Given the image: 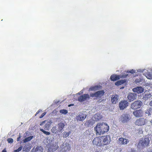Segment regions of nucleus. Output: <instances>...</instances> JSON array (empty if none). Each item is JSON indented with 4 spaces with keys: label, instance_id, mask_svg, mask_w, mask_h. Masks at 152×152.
Segmentation results:
<instances>
[{
    "label": "nucleus",
    "instance_id": "obj_1",
    "mask_svg": "<svg viewBox=\"0 0 152 152\" xmlns=\"http://www.w3.org/2000/svg\"><path fill=\"white\" fill-rule=\"evenodd\" d=\"M104 91L103 90H101L98 91L94 93H90V96L88 94H84L78 97L77 100L79 102H82L89 99L90 96L92 97H94L96 98L101 97L104 95Z\"/></svg>",
    "mask_w": 152,
    "mask_h": 152
},
{
    "label": "nucleus",
    "instance_id": "obj_2",
    "mask_svg": "<svg viewBox=\"0 0 152 152\" xmlns=\"http://www.w3.org/2000/svg\"><path fill=\"white\" fill-rule=\"evenodd\" d=\"M94 129L97 134L100 135L107 132L109 130V126L106 123H100L97 124L94 128Z\"/></svg>",
    "mask_w": 152,
    "mask_h": 152
},
{
    "label": "nucleus",
    "instance_id": "obj_3",
    "mask_svg": "<svg viewBox=\"0 0 152 152\" xmlns=\"http://www.w3.org/2000/svg\"><path fill=\"white\" fill-rule=\"evenodd\" d=\"M150 142L149 138L145 136L140 141L139 144L143 148H145L149 146Z\"/></svg>",
    "mask_w": 152,
    "mask_h": 152
},
{
    "label": "nucleus",
    "instance_id": "obj_4",
    "mask_svg": "<svg viewBox=\"0 0 152 152\" xmlns=\"http://www.w3.org/2000/svg\"><path fill=\"white\" fill-rule=\"evenodd\" d=\"M102 147L109 144L111 141V138L109 135L101 136Z\"/></svg>",
    "mask_w": 152,
    "mask_h": 152
},
{
    "label": "nucleus",
    "instance_id": "obj_5",
    "mask_svg": "<svg viewBox=\"0 0 152 152\" xmlns=\"http://www.w3.org/2000/svg\"><path fill=\"white\" fill-rule=\"evenodd\" d=\"M147 122V119L141 118L137 119L135 122V124L138 126H142L146 125Z\"/></svg>",
    "mask_w": 152,
    "mask_h": 152
},
{
    "label": "nucleus",
    "instance_id": "obj_6",
    "mask_svg": "<svg viewBox=\"0 0 152 152\" xmlns=\"http://www.w3.org/2000/svg\"><path fill=\"white\" fill-rule=\"evenodd\" d=\"M87 115L84 112H80L76 117L77 121H83L86 118Z\"/></svg>",
    "mask_w": 152,
    "mask_h": 152
},
{
    "label": "nucleus",
    "instance_id": "obj_7",
    "mask_svg": "<svg viewBox=\"0 0 152 152\" xmlns=\"http://www.w3.org/2000/svg\"><path fill=\"white\" fill-rule=\"evenodd\" d=\"M129 105V102L126 100L121 101L119 104V107L121 110H123L126 108Z\"/></svg>",
    "mask_w": 152,
    "mask_h": 152
},
{
    "label": "nucleus",
    "instance_id": "obj_8",
    "mask_svg": "<svg viewBox=\"0 0 152 152\" xmlns=\"http://www.w3.org/2000/svg\"><path fill=\"white\" fill-rule=\"evenodd\" d=\"M142 105V102L140 100L135 101L131 104L132 109L135 110L140 108Z\"/></svg>",
    "mask_w": 152,
    "mask_h": 152
},
{
    "label": "nucleus",
    "instance_id": "obj_9",
    "mask_svg": "<svg viewBox=\"0 0 152 152\" xmlns=\"http://www.w3.org/2000/svg\"><path fill=\"white\" fill-rule=\"evenodd\" d=\"M93 143L97 146L102 147L101 137H96L93 141Z\"/></svg>",
    "mask_w": 152,
    "mask_h": 152
},
{
    "label": "nucleus",
    "instance_id": "obj_10",
    "mask_svg": "<svg viewBox=\"0 0 152 152\" xmlns=\"http://www.w3.org/2000/svg\"><path fill=\"white\" fill-rule=\"evenodd\" d=\"M71 149L70 145L68 144H63L59 152H68Z\"/></svg>",
    "mask_w": 152,
    "mask_h": 152
},
{
    "label": "nucleus",
    "instance_id": "obj_11",
    "mask_svg": "<svg viewBox=\"0 0 152 152\" xmlns=\"http://www.w3.org/2000/svg\"><path fill=\"white\" fill-rule=\"evenodd\" d=\"M143 112L141 109L134 110L133 113V114L136 117H140L143 116Z\"/></svg>",
    "mask_w": 152,
    "mask_h": 152
},
{
    "label": "nucleus",
    "instance_id": "obj_12",
    "mask_svg": "<svg viewBox=\"0 0 152 152\" xmlns=\"http://www.w3.org/2000/svg\"><path fill=\"white\" fill-rule=\"evenodd\" d=\"M137 94L134 93H130L127 96V98L129 102L134 101L136 99Z\"/></svg>",
    "mask_w": 152,
    "mask_h": 152
},
{
    "label": "nucleus",
    "instance_id": "obj_13",
    "mask_svg": "<svg viewBox=\"0 0 152 152\" xmlns=\"http://www.w3.org/2000/svg\"><path fill=\"white\" fill-rule=\"evenodd\" d=\"M119 98V96L117 94H113L112 95L111 97V102L113 104H115Z\"/></svg>",
    "mask_w": 152,
    "mask_h": 152
},
{
    "label": "nucleus",
    "instance_id": "obj_14",
    "mask_svg": "<svg viewBox=\"0 0 152 152\" xmlns=\"http://www.w3.org/2000/svg\"><path fill=\"white\" fill-rule=\"evenodd\" d=\"M132 91L133 92L138 94H141L143 92L144 89L141 86H139L133 88Z\"/></svg>",
    "mask_w": 152,
    "mask_h": 152
},
{
    "label": "nucleus",
    "instance_id": "obj_15",
    "mask_svg": "<svg viewBox=\"0 0 152 152\" xmlns=\"http://www.w3.org/2000/svg\"><path fill=\"white\" fill-rule=\"evenodd\" d=\"M129 142V140L123 137H120L119 139V143L121 145H126Z\"/></svg>",
    "mask_w": 152,
    "mask_h": 152
},
{
    "label": "nucleus",
    "instance_id": "obj_16",
    "mask_svg": "<svg viewBox=\"0 0 152 152\" xmlns=\"http://www.w3.org/2000/svg\"><path fill=\"white\" fill-rule=\"evenodd\" d=\"M58 145H55L54 144L52 145H50L48 150L50 152H53L57 150L58 149Z\"/></svg>",
    "mask_w": 152,
    "mask_h": 152
},
{
    "label": "nucleus",
    "instance_id": "obj_17",
    "mask_svg": "<svg viewBox=\"0 0 152 152\" xmlns=\"http://www.w3.org/2000/svg\"><path fill=\"white\" fill-rule=\"evenodd\" d=\"M119 79L120 77L119 75L115 74H113L111 75L110 78V80L113 81H115L118 80Z\"/></svg>",
    "mask_w": 152,
    "mask_h": 152
},
{
    "label": "nucleus",
    "instance_id": "obj_18",
    "mask_svg": "<svg viewBox=\"0 0 152 152\" xmlns=\"http://www.w3.org/2000/svg\"><path fill=\"white\" fill-rule=\"evenodd\" d=\"M101 86H92L89 88V91H96L97 90H99Z\"/></svg>",
    "mask_w": 152,
    "mask_h": 152
},
{
    "label": "nucleus",
    "instance_id": "obj_19",
    "mask_svg": "<svg viewBox=\"0 0 152 152\" xmlns=\"http://www.w3.org/2000/svg\"><path fill=\"white\" fill-rule=\"evenodd\" d=\"M65 125V124L62 122L59 123L58 124V132H60L61 131L63 128H64Z\"/></svg>",
    "mask_w": 152,
    "mask_h": 152
},
{
    "label": "nucleus",
    "instance_id": "obj_20",
    "mask_svg": "<svg viewBox=\"0 0 152 152\" xmlns=\"http://www.w3.org/2000/svg\"><path fill=\"white\" fill-rule=\"evenodd\" d=\"M129 117L127 115H124L121 116V120L123 123L127 121Z\"/></svg>",
    "mask_w": 152,
    "mask_h": 152
},
{
    "label": "nucleus",
    "instance_id": "obj_21",
    "mask_svg": "<svg viewBox=\"0 0 152 152\" xmlns=\"http://www.w3.org/2000/svg\"><path fill=\"white\" fill-rule=\"evenodd\" d=\"M43 148L41 146H37L34 149L33 152H42Z\"/></svg>",
    "mask_w": 152,
    "mask_h": 152
},
{
    "label": "nucleus",
    "instance_id": "obj_22",
    "mask_svg": "<svg viewBox=\"0 0 152 152\" xmlns=\"http://www.w3.org/2000/svg\"><path fill=\"white\" fill-rule=\"evenodd\" d=\"M125 82V80H118L115 83V85L117 86H119L124 84Z\"/></svg>",
    "mask_w": 152,
    "mask_h": 152
},
{
    "label": "nucleus",
    "instance_id": "obj_23",
    "mask_svg": "<svg viewBox=\"0 0 152 152\" xmlns=\"http://www.w3.org/2000/svg\"><path fill=\"white\" fill-rule=\"evenodd\" d=\"M51 131L53 133L55 134L58 133H60L59 132H58V129L57 128L56 126H53L51 129Z\"/></svg>",
    "mask_w": 152,
    "mask_h": 152
},
{
    "label": "nucleus",
    "instance_id": "obj_24",
    "mask_svg": "<svg viewBox=\"0 0 152 152\" xmlns=\"http://www.w3.org/2000/svg\"><path fill=\"white\" fill-rule=\"evenodd\" d=\"M146 76L148 79H152V72H149L147 73Z\"/></svg>",
    "mask_w": 152,
    "mask_h": 152
},
{
    "label": "nucleus",
    "instance_id": "obj_25",
    "mask_svg": "<svg viewBox=\"0 0 152 152\" xmlns=\"http://www.w3.org/2000/svg\"><path fill=\"white\" fill-rule=\"evenodd\" d=\"M33 138V136H30L29 137H27V138H25L23 140V142L24 143L26 142H28L30 141Z\"/></svg>",
    "mask_w": 152,
    "mask_h": 152
},
{
    "label": "nucleus",
    "instance_id": "obj_26",
    "mask_svg": "<svg viewBox=\"0 0 152 152\" xmlns=\"http://www.w3.org/2000/svg\"><path fill=\"white\" fill-rule=\"evenodd\" d=\"M28 145H25L23 148V151L27 152L29 151L30 150V148L29 147H28Z\"/></svg>",
    "mask_w": 152,
    "mask_h": 152
},
{
    "label": "nucleus",
    "instance_id": "obj_27",
    "mask_svg": "<svg viewBox=\"0 0 152 152\" xmlns=\"http://www.w3.org/2000/svg\"><path fill=\"white\" fill-rule=\"evenodd\" d=\"M50 124L49 122H48L47 124H45L44 126V129L45 130H48L50 127Z\"/></svg>",
    "mask_w": 152,
    "mask_h": 152
},
{
    "label": "nucleus",
    "instance_id": "obj_28",
    "mask_svg": "<svg viewBox=\"0 0 152 152\" xmlns=\"http://www.w3.org/2000/svg\"><path fill=\"white\" fill-rule=\"evenodd\" d=\"M40 130L43 132V133L45 134L46 135H49L50 134V132H46L43 129H40Z\"/></svg>",
    "mask_w": 152,
    "mask_h": 152
},
{
    "label": "nucleus",
    "instance_id": "obj_29",
    "mask_svg": "<svg viewBox=\"0 0 152 152\" xmlns=\"http://www.w3.org/2000/svg\"><path fill=\"white\" fill-rule=\"evenodd\" d=\"M151 96V94L150 93L146 94H145L144 96V98H145V99L146 100L148 99V97H150Z\"/></svg>",
    "mask_w": 152,
    "mask_h": 152
},
{
    "label": "nucleus",
    "instance_id": "obj_30",
    "mask_svg": "<svg viewBox=\"0 0 152 152\" xmlns=\"http://www.w3.org/2000/svg\"><path fill=\"white\" fill-rule=\"evenodd\" d=\"M60 112L61 113L66 114L68 113L67 111L65 109L61 110H60Z\"/></svg>",
    "mask_w": 152,
    "mask_h": 152
},
{
    "label": "nucleus",
    "instance_id": "obj_31",
    "mask_svg": "<svg viewBox=\"0 0 152 152\" xmlns=\"http://www.w3.org/2000/svg\"><path fill=\"white\" fill-rule=\"evenodd\" d=\"M151 108H149L146 110L145 113L146 114H148V115H149L151 114Z\"/></svg>",
    "mask_w": 152,
    "mask_h": 152
},
{
    "label": "nucleus",
    "instance_id": "obj_32",
    "mask_svg": "<svg viewBox=\"0 0 152 152\" xmlns=\"http://www.w3.org/2000/svg\"><path fill=\"white\" fill-rule=\"evenodd\" d=\"M7 141L9 143H12L13 142V139L11 138H9L7 140Z\"/></svg>",
    "mask_w": 152,
    "mask_h": 152
},
{
    "label": "nucleus",
    "instance_id": "obj_33",
    "mask_svg": "<svg viewBox=\"0 0 152 152\" xmlns=\"http://www.w3.org/2000/svg\"><path fill=\"white\" fill-rule=\"evenodd\" d=\"M69 135V133L68 132H64L63 134V137H68Z\"/></svg>",
    "mask_w": 152,
    "mask_h": 152
},
{
    "label": "nucleus",
    "instance_id": "obj_34",
    "mask_svg": "<svg viewBox=\"0 0 152 152\" xmlns=\"http://www.w3.org/2000/svg\"><path fill=\"white\" fill-rule=\"evenodd\" d=\"M126 72L127 73H131L132 74H133L135 72V71L133 69L130 71H128Z\"/></svg>",
    "mask_w": 152,
    "mask_h": 152
},
{
    "label": "nucleus",
    "instance_id": "obj_35",
    "mask_svg": "<svg viewBox=\"0 0 152 152\" xmlns=\"http://www.w3.org/2000/svg\"><path fill=\"white\" fill-rule=\"evenodd\" d=\"M91 122V121L90 120H88L86 121V124L88 126L89 125L90 123Z\"/></svg>",
    "mask_w": 152,
    "mask_h": 152
},
{
    "label": "nucleus",
    "instance_id": "obj_36",
    "mask_svg": "<svg viewBox=\"0 0 152 152\" xmlns=\"http://www.w3.org/2000/svg\"><path fill=\"white\" fill-rule=\"evenodd\" d=\"M46 112H44L41 115L39 116V118H43L46 114Z\"/></svg>",
    "mask_w": 152,
    "mask_h": 152
},
{
    "label": "nucleus",
    "instance_id": "obj_37",
    "mask_svg": "<svg viewBox=\"0 0 152 152\" xmlns=\"http://www.w3.org/2000/svg\"><path fill=\"white\" fill-rule=\"evenodd\" d=\"M128 75V74H126L124 75H122L121 77L126 78Z\"/></svg>",
    "mask_w": 152,
    "mask_h": 152
},
{
    "label": "nucleus",
    "instance_id": "obj_38",
    "mask_svg": "<svg viewBox=\"0 0 152 152\" xmlns=\"http://www.w3.org/2000/svg\"><path fill=\"white\" fill-rule=\"evenodd\" d=\"M129 152H136V150L133 149H131Z\"/></svg>",
    "mask_w": 152,
    "mask_h": 152
},
{
    "label": "nucleus",
    "instance_id": "obj_39",
    "mask_svg": "<svg viewBox=\"0 0 152 152\" xmlns=\"http://www.w3.org/2000/svg\"><path fill=\"white\" fill-rule=\"evenodd\" d=\"M21 136L20 135L17 138V141H19L21 138Z\"/></svg>",
    "mask_w": 152,
    "mask_h": 152
},
{
    "label": "nucleus",
    "instance_id": "obj_40",
    "mask_svg": "<svg viewBox=\"0 0 152 152\" xmlns=\"http://www.w3.org/2000/svg\"><path fill=\"white\" fill-rule=\"evenodd\" d=\"M22 146H20V147H19L17 149L19 151H20L22 150Z\"/></svg>",
    "mask_w": 152,
    "mask_h": 152
},
{
    "label": "nucleus",
    "instance_id": "obj_41",
    "mask_svg": "<svg viewBox=\"0 0 152 152\" xmlns=\"http://www.w3.org/2000/svg\"><path fill=\"white\" fill-rule=\"evenodd\" d=\"M42 111L41 110H38L37 112L36 113V115H37L40 112H41V111Z\"/></svg>",
    "mask_w": 152,
    "mask_h": 152
},
{
    "label": "nucleus",
    "instance_id": "obj_42",
    "mask_svg": "<svg viewBox=\"0 0 152 152\" xmlns=\"http://www.w3.org/2000/svg\"><path fill=\"white\" fill-rule=\"evenodd\" d=\"M74 104H69L68 105V107H70L71 106H74Z\"/></svg>",
    "mask_w": 152,
    "mask_h": 152
},
{
    "label": "nucleus",
    "instance_id": "obj_43",
    "mask_svg": "<svg viewBox=\"0 0 152 152\" xmlns=\"http://www.w3.org/2000/svg\"><path fill=\"white\" fill-rule=\"evenodd\" d=\"M2 152H7L6 150L5 149H4L2 150Z\"/></svg>",
    "mask_w": 152,
    "mask_h": 152
},
{
    "label": "nucleus",
    "instance_id": "obj_44",
    "mask_svg": "<svg viewBox=\"0 0 152 152\" xmlns=\"http://www.w3.org/2000/svg\"><path fill=\"white\" fill-rule=\"evenodd\" d=\"M150 105L151 106H152V100L150 102Z\"/></svg>",
    "mask_w": 152,
    "mask_h": 152
},
{
    "label": "nucleus",
    "instance_id": "obj_45",
    "mask_svg": "<svg viewBox=\"0 0 152 152\" xmlns=\"http://www.w3.org/2000/svg\"><path fill=\"white\" fill-rule=\"evenodd\" d=\"M150 123H151V126H152V120H151L150 121Z\"/></svg>",
    "mask_w": 152,
    "mask_h": 152
},
{
    "label": "nucleus",
    "instance_id": "obj_46",
    "mask_svg": "<svg viewBox=\"0 0 152 152\" xmlns=\"http://www.w3.org/2000/svg\"><path fill=\"white\" fill-rule=\"evenodd\" d=\"M45 121H42V124H40V125L41 126V125H42V124L43 123H45Z\"/></svg>",
    "mask_w": 152,
    "mask_h": 152
},
{
    "label": "nucleus",
    "instance_id": "obj_47",
    "mask_svg": "<svg viewBox=\"0 0 152 152\" xmlns=\"http://www.w3.org/2000/svg\"><path fill=\"white\" fill-rule=\"evenodd\" d=\"M19 151L18 150V149H17L16 150H15L14 151V152H19Z\"/></svg>",
    "mask_w": 152,
    "mask_h": 152
},
{
    "label": "nucleus",
    "instance_id": "obj_48",
    "mask_svg": "<svg viewBox=\"0 0 152 152\" xmlns=\"http://www.w3.org/2000/svg\"><path fill=\"white\" fill-rule=\"evenodd\" d=\"M102 99H99V101H98V102H101V101H102Z\"/></svg>",
    "mask_w": 152,
    "mask_h": 152
},
{
    "label": "nucleus",
    "instance_id": "obj_49",
    "mask_svg": "<svg viewBox=\"0 0 152 152\" xmlns=\"http://www.w3.org/2000/svg\"><path fill=\"white\" fill-rule=\"evenodd\" d=\"M124 87H122L121 88V89H123L124 88Z\"/></svg>",
    "mask_w": 152,
    "mask_h": 152
}]
</instances>
